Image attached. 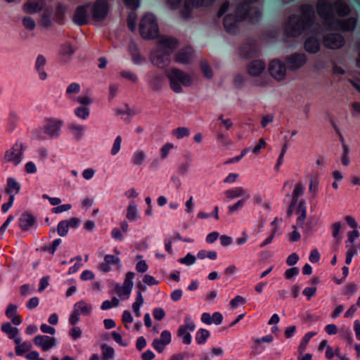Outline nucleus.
Wrapping results in <instances>:
<instances>
[{
  "label": "nucleus",
  "mask_w": 360,
  "mask_h": 360,
  "mask_svg": "<svg viewBox=\"0 0 360 360\" xmlns=\"http://www.w3.org/2000/svg\"><path fill=\"white\" fill-rule=\"evenodd\" d=\"M300 273V269L297 267H292L288 269L284 274L285 278L288 280H291L292 278L297 276Z\"/></svg>",
  "instance_id": "obj_55"
},
{
  "label": "nucleus",
  "mask_w": 360,
  "mask_h": 360,
  "mask_svg": "<svg viewBox=\"0 0 360 360\" xmlns=\"http://www.w3.org/2000/svg\"><path fill=\"white\" fill-rule=\"evenodd\" d=\"M24 150L23 144L21 142L16 141L11 148L6 150L4 160L14 166H18L23 160Z\"/></svg>",
  "instance_id": "obj_5"
},
{
  "label": "nucleus",
  "mask_w": 360,
  "mask_h": 360,
  "mask_svg": "<svg viewBox=\"0 0 360 360\" xmlns=\"http://www.w3.org/2000/svg\"><path fill=\"white\" fill-rule=\"evenodd\" d=\"M245 302V299L242 296L237 295L234 298H233L230 302V305L232 309H236L240 304H244Z\"/></svg>",
  "instance_id": "obj_62"
},
{
  "label": "nucleus",
  "mask_w": 360,
  "mask_h": 360,
  "mask_svg": "<svg viewBox=\"0 0 360 360\" xmlns=\"http://www.w3.org/2000/svg\"><path fill=\"white\" fill-rule=\"evenodd\" d=\"M324 44L331 49H338L343 47L345 44L344 37L339 32H331L323 37Z\"/></svg>",
  "instance_id": "obj_9"
},
{
  "label": "nucleus",
  "mask_w": 360,
  "mask_h": 360,
  "mask_svg": "<svg viewBox=\"0 0 360 360\" xmlns=\"http://www.w3.org/2000/svg\"><path fill=\"white\" fill-rule=\"evenodd\" d=\"M308 58L304 53H293L284 58L287 68L290 71H296L304 67Z\"/></svg>",
  "instance_id": "obj_6"
},
{
  "label": "nucleus",
  "mask_w": 360,
  "mask_h": 360,
  "mask_svg": "<svg viewBox=\"0 0 360 360\" xmlns=\"http://www.w3.org/2000/svg\"><path fill=\"white\" fill-rule=\"evenodd\" d=\"M70 130L75 134L77 138H80L82 134L83 128L81 125L77 124H71L69 126Z\"/></svg>",
  "instance_id": "obj_60"
},
{
  "label": "nucleus",
  "mask_w": 360,
  "mask_h": 360,
  "mask_svg": "<svg viewBox=\"0 0 360 360\" xmlns=\"http://www.w3.org/2000/svg\"><path fill=\"white\" fill-rule=\"evenodd\" d=\"M320 259H321V255L319 252L318 250L316 248L313 249L310 252V255L309 257V260L311 263L315 264V263H318L319 262Z\"/></svg>",
  "instance_id": "obj_64"
},
{
  "label": "nucleus",
  "mask_w": 360,
  "mask_h": 360,
  "mask_svg": "<svg viewBox=\"0 0 360 360\" xmlns=\"http://www.w3.org/2000/svg\"><path fill=\"white\" fill-rule=\"evenodd\" d=\"M69 226L67 221L62 220L59 221L57 226V233L61 237H65L68 235Z\"/></svg>",
  "instance_id": "obj_40"
},
{
  "label": "nucleus",
  "mask_w": 360,
  "mask_h": 360,
  "mask_svg": "<svg viewBox=\"0 0 360 360\" xmlns=\"http://www.w3.org/2000/svg\"><path fill=\"white\" fill-rule=\"evenodd\" d=\"M316 7L318 15L327 30L351 32L356 29L357 19L354 17L346 19L335 18L332 11L331 3L328 0H319Z\"/></svg>",
  "instance_id": "obj_2"
},
{
  "label": "nucleus",
  "mask_w": 360,
  "mask_h": 360,
  "mask_svg": "<svg viewBox=\"0 0 360 360\" xmlns=\"http://www.w3.org/2000/svg\"><path fill=\"white\" fill-rule=\"evenodd\" d=\"M166 76L169 81L171 89L177 94L182 92L181 85L190 86L193 83L192 77L178 68H173L167 70Z\"/></svg>",
  "instance_id": "obj_3"
},
{
  "label": "nucleus",
  "mask_w": 360,
  "mask_h": 360,
  "mask_svg": "<svg viewBox=\"0 0 360 360\" xmlns=\"http://www.w3.org/2000/svg\"><path fill=\"white\" fill-rule=\"evenodd\" d=\"M35 345L41 347L43 351H48L58 345L56 338L48 335H37L33 339Z\"/></svg>",
  "instance_id": "obj_13"
},
{
  "label": "nucleus",
  "mask_w": 360,
  "mask_h": 360,
  "mask_svg": "<svg viewBox=\"0 0 360 360\" xmlns=\"http://www.w3.org/2000/svg\"><path fill=\"white\" fill-rule=\"evenodd\" d=\"M171 60V54L168 50L158 49L151 53V61L160 68L167 66Z\"/></svg>",
  "instance_id": "obj_10"
},
{
  "label": "nucleus",
  "mask_w": 360,
  "mask_h": 360,
  "mask_svg": "<svg viewBox=\"0 0 360 360\" xmlns=\"http://www.w3.org/2000/svg\"><path fill=\"white\" fill-rule=\"evenodd\" d=\"M342 224L340 221H337L333 224L332 228V236L334 238H335L338 241H340L341 238L340 237V232Z\"/></svg>",
  "instance_id": "obj_46"
},
{
  "label": "nucleus",
  "mask_w": 360,
  "mask_h": 360,
  "mask_svg": "<svg viewBox=\"0 0 360 360\" xmlns=\"http://www.w3.org/2000/svg\"><path fill=\"white\" fill-rule=\"evenodd\" d=\"M245 201H246L245 198H242V199L239 200L235 204H233L232 205H229L228 207L229 213L232 214L234 212L242 209L243 207V206L245 205Z\"/></svg>",
  "instance_id": "obj_49"
},
{
  "label": "nucleus",
  "mask_w": 360,
  "mask_h": 360,
  "mask_svg": "<svg viewBox=\"0 0 360 360\" xmlns=\"http://www.w3.org/2000/svg\"><path fill=\"white\" fill-rule=\"evenodd\" d=\"M126 217L130 221H136L138 220L139 215L138 214L137 207L134 202H130L127 210Z\"/></svg>",
  "instance_id": "obj_27"
},
{
  "label": "nucleus",
  "mask_w": 360,
  "mask_h": 360,
  "mask_svg": "<svg viewBox=\"0 0 360 360\" xmlns=\"http://www.w3.org/2000/svg\"><path fill=\"white\" fill-rule=\"evenodd\" d=\"M287 69L285 62H283L278 58L273 59L269 65V74L278 81L284 79Z\"/></svg>",
  "instance_id": "obj_7"
},
{
  "label": "nucleus",
  "mask_w": 360,
  "mask_h": 360,
  "mask_svg": "<svg viewBox=\"0 0 360 360\" xmlns=\"http://www.w3.org/2000/svg\"><path fill=\"white\" fill-rule=\"evenodd\" d=\"M74 309L77 310L80 315L88 316L92 310V307L86 304L84 301L80 300L74 304Z\"/></svg>",
  "instance_id": "obj_25"
},
{
  "label": "nucleus",
  "mask_w": 360,
  "mask_h": 360,
  "mask_svg": "<svg viewBox=\"0 0 360 360\" xmlns=\"http://www.w3.org/2000/svg\"><path fill=\"white\" fill-rule=\"evenodd\" d=\"M139 32L146 39H155L159 35L158 25L156 17L153 13H146L141 19Z\"/></svg>",
  "instance_id": "obj_4"
},
{
  "label": "nucleus",
  "mask_w": 360,
  "mask_h": 360,
  "mask_svg": "<svg viewBox=\"0 0 360 360\" xmlns=\"http://www.w3.org/2000/svg\"><path fill=\"white\" fill-rule=\"evenodd\" d=\"M90 113V110L87 107L80 106L75 110V114L77 117L83 120L86 119Z\"/></svg>",
  "instance_id": "obj_42"
},
{
  "label": "nucleus",
  "mask_w": 360,
  "mask_h": 360,
  "mask_svg": "<svg viewBox=\"0 0 360 360\" xmlns=\"http://www.w3.org/2000/svg\"><path fill=\"white\" fill-rule=\"evenodd\" d=\"M239 22L238 18L233 13L226 15L223 20L224 29L229 34H236L237 32V24Z\"/></svg>",
  "instance_id": "obj_20"
},
{
  "label": "nucleus",
  "mask_w": 360,
  "mask_h": 360,
  "mask_svg": "<svg viewBox=\"0 0 360 360\" xmlns=\"http://www.w3.org/2000/svg\"><path fill=\"white\" fill-rule=\"evenodd\" d=\"M60 51L63 56L70 57L75 53V49L70 43L67 42L60 46Z\"/></svg>",
  "instance_id": "obj_44"
},
{
  "label": "nucleus",
  "mask_w": 360,
  "mask_h": 360,
  "mask_svg": "<svg viewBox=\"0 0 360 360\" xmlns=\"http://www.w3.org/2000/svg\"><path fill=\"white\" fill-rule=\"evenodd\" d=\"M135 274L134 272L129 271L126 274L125 279L124 281L123 286L128 287L131 289L133 288V279L134 278Z\"/></svg>",
  "instance_id": "obj_56"
},
{
  "label": "nucleus",
  "mask_w": 360,
  "mask_h": 360,
  "mask_svg": "<svg viewBox=\"0 0 360 360\" xmlns=\"http://www.w3.org/2000/svg\"><path fill=\"white\" fill-rule=\"evenodd\" d=\"M174 148V145L170 143L165 144L160 149V158L164 160L168 157L169 151Z\"/></svg>",
  "instance_id": "obj_53"
},
{
  "label": "nucleus",
  "mask_w": 360,
  "mask_h": 360,
  "mask_svg": "<svg viewBox=\"0 0 360 360\" xmlns=\"http://www.w3.org/2000/svg\"><path fill=\"white\" fill-rule=\"evenodd\" d=\"M225 195L226 198L230 199H235L237 198L243 197V198L248 200L250 197L247 191L242 187H236L232 189H229L226 191Z\"/></svg>",
  "instance_id": "obj_24"
},
{
  "label": "nucleus",
  "mask_w": 360,
  "mask_h": 360,
  "mask_svg": "<svg viewBox=\"0 0 360 360\" xmlns=\"http://www.w3.org/2000/svg\"><path fill=\"white\" fill-rule=\"evenodd\" d=\"M178 45L179 42L175 38L164 37L158 41V49L162 51L168 50L171 54Z\"/></svg>",
  "instance_id": "obj_21"
},
{
  "label": "nucleus",
  "mask_w": 360,
  "mask_h": 360,
  "mask_svg": "<svg viewBox=\"0 0 360 360\" xmlns=\"http://www.w3.org/2000/svg\"><path fill=\"white\" fill-rule=\"evenodd\" d=\"M1 330L3 333L8 335L9 339H14L15 336L19 333L18 328L13 327L9 322L4 323L1 326Z\"/></svg>",
  "instance_id": "obj_26"
},
{
  "label": "nucleus",
  "mask_w": 360,
  "mask_h": 360,
  "mask_svg": "<svg viewBox=\"0 0 360 360\" xmlns=\"http://www.w3.org/2000/svg\"><path fill=\"white\" fill-rule=\"evenodd\" d=\"M184 324L179 328H184L185 330L193 332L195 329V324L190 316H186L184 319Z\"/></svg>",
  "instance_id": "obj_41"
},
{
  "label": "nucleus",
  "mask_w": 360,
  "mask_h": 360,
  "mask_svg": "<svg viewBox=\"0 0 360 360\" xmlns=\"http://www.w3.org/2000/svg\"><path fill=\"white\" fill-rule=\"evenodd\" d=\"M32 347V345L30 342L25 341L22 342L20 345L15 346V354L17 356H23L25 354V352L31 349Z\"/></svg>",
  "instance_id": "obj_31"
},
{
  "label": "nucleus",
  "mask_w": 360,
  "mask_h": 360,
  "mask_svg": "<svg viewBox=\"0 0 360 360\" xmlns=\"http://www.w3.org/2000/svg\"><path fill=\"white\" fill-rule=\"evenodd\" d=\"M36 218L30 213L24 212L18 219L19 226L24 231H28L36 224Z\"/></svg>",
  "instance_id": "obj_19"
},
{
  "label": "nucleus",
  "mask_w": 360,
  "mask_h": 360,
  "mask_svg": "<svg viewBox=\"0 0 360 360\" xmlns=\"http://www.w3.org/2000/svg\"><path fill=\"white\" fill-rule=\"evenodd\" d=\"M18 120V117L17 114L12 111L9 113V116L8 118V124L6 127V130L8 132H12L16 127L17 123Z\"/></svg>",
  "instance_id": "obj_33"
},
{
  "label": "nucleus",
  "mask_w": 360,
  "mask_h": 360,
  "mask_svg": "<svg viewBox=\"0 0 360 360\" xmlns=\"http://www.w3.org/2000/svg\"><path fill=\"white\" fill-rule=\"evenodd\" d=\"M177 335L182 338L183 343L185 345H190L192 341V336L189 332L185 330L184 328H179L177 330Z\"/></svg>",
  "instance_id": "obj_38"
},
{
  "label": "nucleus",
  "mask_w": 360,
  "mask_h": 360,
  "mask_svg": "<svg viewBox=\"0 0 360 360\" xmlns=\"http://www.w3.org/2000/svg\"><path fill=\"white\" fill-rule=\"evenodd\" d=\"M20 189L21 186L15 178L8 177L7 179L6 187L4 191L9 197L13 195L15 198V195L20 192Z\"/></svg>",
  "instance_id": "obj_23"
},
{
  "label": "nucleus",
  "mask_w": 360,
  "mask_h": 360,
  "mask_svg": "<svg viewBox=\"0 0 360 360\" xmlns=\"http://www.w3.org/2000/svg\"><path fill=\"white\" fill-rule=\"evenodd\" d=\"M252 352L255 354H259L264 351L265 347L262 345V343L259 341V340L258 338H257L254 340V345H252Z\"/></svg>",
  "instance_id": "obj_50"
},
{
  "label": "nucleus",
  "mask_w": 360,
  "mask_h": 360,
  "mask_svg": "<svg viewBox=\"0 0 360 360\" xmlns=\"http://www.w3.org/2000/svg\"><path fill=\"white\" fill-rule=\"evenodd\" d=\"M146 158V153L142 150H136L133 153L131 162L134 165H141L145 161Z\"/></svg>",
  "instance_id": "obj_30"
},
{
  "label": "nucleus",
  "mask_w": 360,
  "mask_h": 360,
  "mask_svg": "<svg viewBox=\"0 0 360 360\" xmlns=\"http://www.w3.org/2000/svg\"><path fill=\"white\" fill-rule=\"evenodd\" d=\"M153 315L157 321H161L165 316V312L162 308L157 307L153 310Z\"/></svg>",
  "instance_id": "obj_63"
},
{
  "label": "nucleus",
  "mask_w": 360,
  "mask_h": 360,
  "mask_svg": "<svg viewBox=\"0 0 360 360\" xmlns=\"http://www.w3.org/2000/svg\"><path fill=\"white\" fill-rule=\"evenodd\" d=\"M265 68L266 64L263 60H254L248 65V72L251 76L257 77L264 71Z\"/></svg>",
  "instance_id": "obj_22"
},
{
  "label": "nucleus",
  "mask_w": 360,
  "mask_h": 360,
  "mask_svg": "<svg viewBox=\"0 0 360 360\" xmlns=\"http://www.w3.org/2000/svg\"><path fill=\"white\" fill-rule=\"evenodd\" d=\"M69 335L72 340H76L82 337V331L78 326H74L69 330Z\"/></svg>",
  "instance_id": "obj_54"
},
{
  "label": "nucleus",
  "mask_w": 360,
  "mask_h": 360,
  "mask_svg": "<svg viewBox=\"0 0 360 360\" xmlns=\"http://www.w3.org/2000/svg\"><path fill=\"white\" fill-rule=\"evenodd\" d=\"M196 257L191 253H188L184 257L180 258L179 259V262L182 264H186L187 266H191L195 264L196 261Z\"/></svg>",
  "instance_id": "obj_45"
},
{
  "label": "nucleus",
  "mask_w": 360,
  "mask_h": 360,
  "mask_svg": "<svg viewBox=\"0 0 360 360\" xmlns=\"http://www.w3.org/2000/svg\"><path fill=\"white\" fill-rule=\"evenodd\" d=\"M260 51L255 41H249L239 48V54L245 58H252L259 56Z\"/></svg>",
  "instance_id": "obj_12"
},
{
  "label": "nucleus",
  "mask_w": 360,
  "mask_h": 360,
  "mask_svg": "<svg viewBox=\"0 0 360 360\" xmlns=\"http://www.w3.org/2000/svg\"><path fill=\"white\" fill-rule=\"evenodd\" d=\"M22 22L23 26L27 30H32L35 28V22L31 17H24L22 18Z\"/></svg>",
  "instance_id": "obj_52"
},
{
  "label": "nucleus",
  "mask_w": 360,
  "mask_h": 360,
  "mask_svg": "<svg viewBox=\"0 0 360 360\" xmlns=\"http://www.w3.org/2000/svg\"><path fill=\"white\" fill-rule=\"evenodd\" d=\"M304 48L309 53H318L321 48L319 39L315 34L309 35L304 41Z\"/></svg>",
  "instance_id": "obj_15"
},
{
  "label": "nucleus",
  "mask_w": 360,
  "mask_h": 360,
  "mask_svg": "<svg viewBox=\"0 0 360 360\" xmlns=\"http://www.w3.org/2000/svg\"><path fill=\"white\" fill-rule=\"evenodd\" d=\"M89 5L78 6L73 15V21L79 26L85 25L88 23V12Z\"/></svg>",
  "instance_id": "obj_14"
},
{
  "label": "nucleus",
  "mask_w": 360,
  "mask_h": 360,
  "mask_svg": "<svg viewBox=\"0 0 360 360\" xmlns=\"http://www.w3.org/2000/svg\"><path fill=\"white\" fill-rule=\"evenodd\" d=\"M356 288L355 283H350L345 286L343 293L348 297H351L355 293Z\"/></svg>",
  "instance_id": "obj_57"
},
{
  "label": "nucleus",
  "mask_w": 360,
  "mask_h": 360,
  "mask_svg": "<svg viewBox=\"0 0 360 360\" xmlns=\"http://www.w3.org/2000/svg\"><path fill=\"white\" fill-rule=\"evenodd\" d=\"M164 76L161 75H155L150 81V86L153 91H160L164 83Z\"/></svg>",
  "instance_id": "obj_32"
},
{
  "label": "nucleus",
  "mask_w": 360,
  "mask_h": 360,
  "mask_svg": "<svg viewBox=\"0 0 360 360\" xmlns=\"http://www.w3.org/2000/svg\"><path fill=\"white\" fill-rule=\"evenodd\" d=\"M25 12L27 13H35L40 10L39 5L36 1H27L23 6Z\"/></svg>",
  "instance_id": "obj_37"
},
{
  "label": "nucleus",
  "mask_w": 360,
  "mask_h": 360,
  "mask_svg": "<svg viewBox=\"0 0 360 360\" xmlns=\"http://www.w3.org/2000/svg\"><path fill=\"white\" fill-rule=\"evenodd\" d=\"M158 339L161 342L162 345H169L172 341L171 332L167 330H165L162 331V333L160 334V338Z\"/></svg>",
  "instance_id": "obj_47"
},
{
  "label": "nucleus",
  "mask_w": 360,
  "mask_h": 360,
  "mask_svg": "<svg viewBox=\"0 0 360 360\" xmlns=\"http://www.w3.org/2000/svg\"><path fill=\"white\" fill-rule=\"evenodd\" d=\"M200 67L203 73V75L206 78L211 79L213 77L212 70L207 60H201L200 62Z\"/></svg>",
  "instance_id": "obj_35"
},
{
  "label": "nucleus",
  "mask_w": 360,
  "mask_h": 360,
  "mask_svg": "<svg viewBox=\"0 0 360 360\" xmlns=\"http://www.w3.org/2000/svg\"><path fill=\"white\" fill-rule=\"evenodd\" d=\"M62 240L60 238L55 239L51 244L45 245L41 248V250L48 252L51 255H54L57 248L61 244Z\"/></svg>",
  "instance_id": "obj_34"
},
{
  "label": "nucleus",
  "mask_w": 360,
  "mask_h": 360,
  "mask_svg": "<svg viewBox=\"0 0 360 360\" xmlns=\"http://www.w3.org/2000/svg\"><path fill=\"white\" fill-rule=\"evenodd\" d=\"M80 85L78 83L72 82L66 89L65 94L67 95L72 94H77L80 91Z\"/></svg>",
  "instance_id": "obj_58"
},
{
  "label": "nucleus",
  "mask_w": 360,
  "mask_h": 360,
  "mask_svg": "<svg viewBox=\"0 0 360 360\" xmlns=\"http://www.w3.org/2000/svg\"><path fill=\"white\" fill-rule=\"evenodd\" d=\"M332 11L336 12L339 17H346L352 13L351 7L348 4L341 0H337L333 4L331 3Z\"/></svg>",
  "instance_id": "obj_16"
},
{
  "label": "nucleus",
  "mask_w": 360,
  "mask_h": 360,
  "mask_svg": "<svg viewBox=\"0 0 360 360\" xmlns=\"http://www.w3.org/2000/svg\"><path fill=\"white\" fill-rule=\"evenodd\" d=\"M210 336V333L205 328H200L195 333V341L199 345H204Z\"/></svg>",
  "instance_id": "obj_28"
},
{
  "label": "nucleus",
  "mask_w": 360,
  "mask_h": 360,
  "mask_svg": "<svg viewBox=\"0 0 360 360\" xmlns=\"http://www.w3.org/2000/svg\"><path fill=\"white\" fill-rule=\"evenodd\" d=\"M101 350L103 356V360H110L114 358L115 350L112 347L103 344L101 345Z\"/></svg>",
  "instance_id": "obj_36"
},
{
  "label": "nucleus",
  "mask_w": 360,
  "mask_h": 360,
  "mask_svg": "<svg viewBox=\"0 0 360 360\" xmlns=\"http://www.w3.org/2000/svg\"><path fill=\"white\" fill-rule=\"evenodd\" d=\"M63 122L57 119H49L44 125L43 132L49 137L57 138L60 133Z\"/></svg>",
  "instance_id": "obj_11"
},
{
  "label": "nucleus",
  "mask_w": 360,
  "mask_h": 360,
  "mask_svg": "<svg viewBox=\"0 0 360 360\" xmlns=\"http://www.w3.org/2000/svg\"><path fill=\"white\" fill-rule=\"evenodd\" d=\"M316 335V332H308L304 335V336L302 338L299 349L300 350V352H302L304 349H305L307 345L309 342V340Z\"/></svg>",
  "instance_id": "obj_43"
},
{
  "label": "nucleus",
  "mask_w": 360,
  "mask_h": 360,
  "mask_svg": "<svg viewBox=\"0 0 360 360\" xmlns=\"http://www.w3.org/2000/svg\"><path fill=\"white\" fill-rule=\"evenodd\" d=\"M121 142L122 137L120 136H117L114 141L112 148L110 151L112 155H115L119 153L121 148Z\"/></svg>",
  "instance_id": "obj_51"
},
{
  "label": "nucleus",
  "mask_w": 360,
  "mask_h": 360,
  "mask_svg": "<svg viewBox=\"0 0 360 360\" xmlns=\"http://www.w3.org/2000/svg\"><path fill=\"white\" fill-rule=\"evenodd\" d=\"M239 22H243L250 16V5L245 3H239L236 8L235 13H233Z\"/></svg>",
  "instance_id": "obj_18"
},
{
  "label": "nucleus",
  "mask_w": 360,
  "mask_h": 360,
  "mask_svg": "<svg viewBox=\"0 0 360 360\" xmlns=\"http://www.w3.org/2000/svg\"><path fill=\"white\" fill-rule=\"evenodd\" d=\"M299 11L301 15L292 14L288 20L284 34L288 37H300L303 32L311 28L315 23V11L312 5L302 4Z\"/></svg>",
  "instance_id": "obj_1"
},
{
  "label": "nucleus",
  "mask_w": 360,
  "mask_h": 360,
  "mask_svg": "<svg viewBox=\"0 0 360 360\" xmlns=\"http://www.w3.org/2000/svg\"><path fill=\"white\" fill-rule=\"evenodd\" d=\"M346 248L348 249L346 253L345 263L349 265L351 264L353 257L356 254V251L353 246L349 248L347 245Z\"/></svg>",
  "instance_id": "obj_59"
},
{
  "label": "nucleus",
  "mask_w": 360,
  "mask_h": 360,
  "mask_svg": "<svg viewBox=\"0 0 360 360\" xmlns=\"http://www.w3.org/2000/svg\"><path fill=\"white\" fill-rule=\"evenodd\" d=\"M110 11L108 1L96 0L92 6L93 18L98 21L103 20Z\"/></svg>",
  "instance_id": "obj_8"
},
{
  "label": "nucleus",
  "mask_w": 360,
  "mask_h": 360,
  "mask_svg": "<svg viewBox=\"0 0 360 360\" xmlns=\"http://www.w3.org/2000/svg\"><path fill=\"white\" fill-rule=\"evenodd\" d=\"M190 134V130L187 127H177L173 131V135L177 139H181L184 137L188 136Z\"/></svg>",
  "instance_id": "obj_39"
},
{
  "label": "nucleus",
  "mask_w": 360,
  "mask_h": 360,
  "mask_svg": "<svg viewBox=\"0 0 360 360\" xmlns=\"http://www.w3.org/2000/svg\"><path fill=\"white\" fill-rule=\"evenodd\" d=\"M120 75L123 78L132 82H136L138 79L137 75L130 70H122L120 72Z\"/></svg>",
  "instance_id": "obj_48"
},
{
  "label": "nucleus",
  "mask_w": 360,
  "mask_h": 360,
  "mask_svg": "<svg viewBox=\"0 0 360 360\" xmlns=\"http://www.w3.org/2000/svg\"><path fill=\"white\" fill-rule=\"evenodd\" d=\"M300 212V215L297 217V221L298 224H302L307 216V207L304 200L300 201L297 205L296 213L298 214Z\"/></svg>",
  "instance_id": "obj_29"
},
{
  "label": "nucleus",
  "mask_w": 360,
  "mask_h": 360,
  "mask_svg": "<svg viewBox=\"0 0 360 360\" xmlns=\"http://www.w3.org/2000/svg\"><path fill=\"white\" fill-rule=\"evenodd\" d=\"M193 51L191 47L182 48L175 55V61L179 64H189L192 60Z\"/></svg>",
  "instance_id": "obj_17"
},
{
  "label": "nucleus",
  "mask_w": 360,
  "mask_h": 360,
  "mask_svg": "<svg viewBox=\"0 0 360 360\" xmlns=\"http://www.w3.org/2000/svg\"><path fill=\"white\" fill-rule=\"evenodd\" d=\"M17 306L13 304H9L7 306V308L5 311V314L7 318L11 319L13 318V316H16L15 314L17 312Z\"/></svg>",
  "instance_id": "obj_61"
}]
</instances>
